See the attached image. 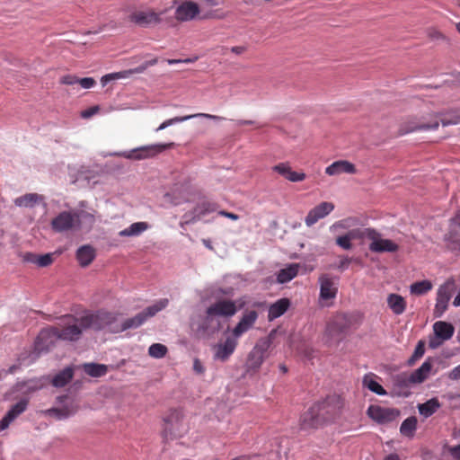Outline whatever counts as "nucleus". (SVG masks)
Masks as SVG:
<instances>
[{
	"instance_id": "58836bf2",
	"label": "nucleus",
	"mask_w": 460,
	"mask_h": 460,
	"mask_svg": "<svg viewBox=\"0 0 460 460\" xmlns=\"http://www.w3.org/2000/svg\"><path fill=\"white\" fill-rule=\"evenodd\" d=\"M417 418L414 416L407 418L402 421L400 428V432L405 437H413L414 431L417 428Z\"/></svg>"
},
{
	"instance_id": "49530a36",
	"label": "nucleus",
	"mask_w": 460,
	"mask_h": 460,
	"mask_svg": "<svg viewBox=\"0 0 460 460\" xmlns=\"http://www.w3.org/2000/svg\"><path fill=\"white\" fill-rule=\"evenodd\" d=\"M367 228H365V229L354 228V229L348 231L345 234V235L349 238V241L352 242L353 240H358V239L367 237Z\"/></svg>"
},
{
	"instance_id": "8fccbe9b",
	"label": "nucleus",
	"mask_w": 460,
	"mask_h": 460,
	"mask_svg": "<svg viewBox=\"0 0 460 460\" xmlns=\"http://www.w3.org/2000/svg\"><path fill=\"white\" fill-rule=\"evenodd\" d=\"M306 178L305 173L302 172H295L289 169V181H302Z\"/></svg>"
},
{
	"instance_id": "13d9d810",
	"label": "nucleus",
	"mask_w": 460,
	"mask_h": 460,
	"mask_svg": "<svg viewBox=\"0 0 460 460\" xmlns=\"http://www.w3.org/2000/svg\"><path fill=\"white\" fill-rule=\"evenodd\" d=\"M448 452L454 459L460 460V444L448 447Z\"/></svg>"
},
{
	"instance_id": "423d86ee",
	"label": "nucleus",
	"mask_w": 460,
	"mask_h": 460,
	"mask_svg": "<svg viewBox=\"0 0 460 460\" xmlns=\"http://www.w3.org/2000/svg\"><path fill=\"white\" fill-rule=\"evenodd\" d=\"M325 423L338 418L344 407V399L338 394L328 395L323 401L315 403Z\"/></svg>"
},
{
	"instance_id": "7ed1b4c3",
	"label": "nucleus",
	"mask_w": 460,
	"mask_h": 460,
	"mask_svg": "<svg viewBox=\"0 0 460 460\" xmlns=\"http://www.w3.org/2000/svg\"><path fill=\"white\" fill-rule=\"evenodd\" d=\"M116 321V315L106 311H97L93 314H86L80 317V324L85 330L101 331L107 327L112 332V324Z\"/></svg>"
},
{
	"instance_id": "6e6d98bb",
	"label": "nucleus",
	"mask_w": 460,
	"mask_h": 460,
	"mask_svg": "<svg viewBox=\"0 0 460 460\" xmlns=\"http://www.w3.org/2000/svg\"><path fill=\"white\" fill-rule=\"evenodd\" d=\"M272 169L274 172H277L285 178H288V165L286 164H279L275 165Z\"/></svg>"
},
{
	"instance_id": "09e8293b",
	"label": "nucleus",
	"mask_w": 460,
	"mask_h": 460,
	"mask_svg": "<svg viewBox=\"0 0 460 460\" xmlns=\"http://www.w3.org/2000/svg\"><path fill=\"white\" fill-rule=\"evenodd\" d=\"M335 242L337 245L344 250H350L352 248L351 241L345 234L338 236Z\"/></svg>"
},
{
	"instance_id": "ea45409f",
	"label": "nucleus",
	"mask_w": 460,
	"mask_h": 460,
	"mask_svg": "<svg viewBox=\"0 0 460 460\" xmlns=\"http://www.w3.org/2000/svg\"><path fill=\"white\" fill-rule=\"evenodd\" d=\"M432 288L429 280L418 281L411 285L410 291L413 295L421 296L428 293Z\"/></svg>"
},
{
	"instance_id": "6e6552de",
	"label": "nucleus",
	"mask_w": 460,
	"mask_h": 460,
	"mask_svg": "<svg viewBox=\"0 0 460 460\" xmlns=\"http://www.w3.org/2000/svg\"><path fill=\"white\" fill-rule=\"evenodd\" d=\"M367 238L371 240L369 250L373 252H395L399 245L389 239L381 238L380 233L374 228H367Z\"/></svg>"
},
{
	"instance_id": "052dcab7",
	"label": "nucleus",
	"mask_w": 460,
	"mask_h": 460,
	"mask_svg": "<svg viewBox=\"0 0 460 460\" xmlns=\"http://www.w3.org/2000/svg\"><path fill=\"white\" fill-rule=\"evenodd\" d=\"M299 264H289V281L298 275Z\"/></svg>"
},
{
	"instance_id": "3c124183",
	"label": "nucleus",
	"mask_w": 460,
	"mask_h": 460,
	"mask_svg": "<svg viewBox=\"0 0 460 460\" xmlns=\"http://www.w3.org/2000/svg\"><path fill=\"white\" fill-rule=\"evenodd\" d=\"M78 84L84 89H90L95 85V80L92 77L79 78Z\"/></svg>"
},
{
	"instance_id": "e433bc0d",
	"label": "nucleus",
	"mask_w": 460,
	"mask_h": 460,
	"mask_svg": "<svg viewBox=\"0 0 460 460\" xmlns=\"http://www.w3.org/2000/svg\"><path fill=\"white\" fill-rule=\"evenodd\" d=\"M148 228V225L146 222H137L131 224L128 228H125L119 232L120 236H136Z\"/></svg>"
},
{
	"instance_id": "69168bd1",
	"label": "nucleus",
	"mask_w": 460,
	"mask_h": 460,
	"mask_svg": "<svg viewBox=\"0 0 460 460\" xmlns=\"http://www.w3.org/2000/svg\"><path fill=\"white\" fill-rule=\"evenodd\" d=\"M12 421L13 420L12 419H8V415L5 414L0 420V432L7 429Z\"/></svg>"
},
{
	"instance_id": "7c9ffc66",
	"label": "nucleus",
	"mask_w": 460,
	"mask_h": 460,
	"mask_svg": "<svg viewBox=\"0 0 460 460\" xmlns=\"http://www.w3.org/2000/svg\"><path fill=\"white\" fill-rule=\"evenodd\" d=\"M387 305L394 314L400 315L404 313L407 304L402 296L390 294L387 296Z\"/></svg>"
},
{
	"instance_id": "bf43d9fd",
	"label": "nucleus",
	"mask_w": 460,
	"mask_h": 460,
	"mask_svg": "<svg viewBox=\"0 0 460 460\" xmlns=\"http://www.w3.org/2000/svg\"><path fill=\"white\" fill-rule=\"evenodd\" d=\"M117 78H120V75L119 73L108 74L102 77L101 82H102V85L104 86L107 84L108 82H110L113 79H117Z\"/></svg>"
},
{
	"instance_id": "473e14b6",
	"label": "nucleus",
	"mask_w": 460,
	"mask_h": 460,
	"mask_svg": "<svg viewBox=\"0 0 460 460\" xmlns=\"http://www.w3.org/2000/svg\"><path fill=\"white\" fill-rule=\"evenodd\" d=\"M74 376V370L72 367H67L59 373H58L52 379L51 383L55 387H64L69 383Z\"/></svg>"
},
{
	"instance_id": "774afa93",
	"label": "nucleus",
	"mask_w": 460,
	"mask_h": 460,
	"mask_svg": "<svg viewBox=\"0 0 460 460\" xmlns=\"http://www.w3.org/2000/svg\"><path fill=\"white\" fill-rule=\"evenodd\" d=\"M278 281L279 283H285L288 282V268L282 269L278 275Z\"/></svg>"
},
{
	"instance_id": "dca6fc26",
	"label": "nucleus",
	"mask_w": 460,
	"mask_h": 460,
	"mask_svg": "<svg viewBox=\"0 0 460 460\" xmlns=\"http://www.w3.org/2000/svg\"><path fill=\"white\" fill-rule=\"evenodd\" d=\"M446 241L449 249L460 251V210L450 219L449 231L446 234Z\"/></svg>"
},
{
	"instance_id": "c85d7f7f",
	"label": "nucleus",
	"mask_w": 460,
	"mask_h": 460,
	"mask_svg": "<svg viewBox=\"0 0 460 460\" xmlns=\"http://www.w3.org/2000/svg\"><path fill=\"white\" fill-rule=\"evenodd\" d=\"M269 347V343L266 341L258 342L252 349L249 355V360L252 365L255 367H260L264 360V353Z\"/></svg>"
},
{
	"instance_id": "de8ad7c7",
	"label": "nucleus",
	"mask_w": 460,
	"mask_h": 460,
	"mask_svg": "<svg viewBox=\"0 0 460 460\" xmlns=\"http://www.w3.org/2000/svg\"><path fill=\"white\" fill-rule=\"evenodd\" d=\"M53 262V257L50 253H46L43 255H38L37 259V266L39 267H48Z\"/></svg>"
},
{
	"instance_id": "680f3d73",
	"label": "nucleus",
	"mask_w": 460,
	"mask_h": 460,
	"mask_svg": "<svg viewBox=\"0 0 460 460\" xmlns=\"http://www.w3.org/2000/svg\"><path fill=\"white\" fill-rule=\"evenodd\" d=\"M448 377L451 380H459L460 379V364L454 367L448 374Z\"/></svg>"
},
{
	"instance_id": "4be33fe9",
	"label": "nucleus",
	"mask_w": 460,
	"mask_h": 460,
	"mask_svg": "<svg viewBox=\"0 0 460 460\" xmlns=\"http://www.w3.org/2000/svg\"><path fill=\"white\" fill-rule=\"evenodd\" d=\"M320 283V298L322 300L332 299L336 296L338 292L337 283L335 279L327 275L323 274L319 278Z\"/></svg>"
},
{
	"instance_id": "2f4dec72",
	"label": "nucleus",
	"mask_w": 460,
	"mask_h": 460,
	"mask_svg": "<svg viewBox=\"0 0 460 460\" xmlns=\"http://www.w3.org/2000/svg\"><path fill=\"white\" fill-rule=\"evenodd\" d=\"M441 407V403L438 399L434 397L428 400L424 403H420L418 405V410L420 415L425 418H429L433 415L439 408Z\"/></svg>"
},
{
	"instance_id": "f03ea898",
	"label": "nucleus",
	"mask_w": 460,
	"mask_h": 460,
	"mask_svg": "<svg viewBox=\"0 0 460 460\" xmlns=\"http://www.w3.org/2000/svg\"><path fill=\"white\" fill-rule=\"evenodd\" d=\"M352 326V316L345 313H337L326 323L323 340L328 346L339 344Z\"/></svg>"
},
{
	"instance_id": "393cba45",
	"label": "nucleus",
	"mask_w": 460,
	"mask_h": 460,
	"mask_svg": "<svg viewBox=\"0 0 460 460\" xmlns=\"http://www.w3.org/2000/svg\"><path fill=\"white\" fill-rule=\"evenodd\" d=\"M198 117L206 118V119H213V120H222V119H224V118H222L220 116L212 115V114H208V113H196V114L186 115V116H181V117H174V118H172V119L164 120L156 128V131L163 130V129L166 128L167 127L173 125L174 123L183 122V121L189 120V119H193V118H198Z\"/></svg>"
},
{
	"instance_id": "ddd939ff",
	"label": "nucleus",
	"mask_w": 460,
	"mask_h": 460,
	"mask_svg": "<svg viewBox=\"0 0 460 460\" xmlns=\"http://www.w3.org/2000/svg\"><path fill=\"white\" fill-rule=\"evenodd\" d=\"M453 292V283L447 282L439 287L437 293L434 316L441 317L448 307Z\"/></svg>"
},
{
	"instance_id": "c756f323",
	"label": "nucleus",
	"mask_w": 460,
	"mask_h": 460,
	"mask_svg": "<svg viewBox=\"0 0 460 460\" xmlns=\"http://www.w3.org/2000/svg\"><path fill=\"white\" fill-rule=\"evenodd\" d=\"M433 331L435 335L446 341L453 337L455 328L449 323L438 321L433 324Z\"/></svg>"
},
{
	"instance_id": "72a5a7b5",
	"label": "nucleus",
	"mask_w": 460,
	"mask_h": 460,
	"mask_svg": "<svg viewBox=\"0 0 460 460\" xmlns=\"http://www.w3.org/2000/svg\"><path fill=\"white\" fill-rule=\"evenodd\" d=\"M82 367L88 376L93 377L103 376L108 372V367L104 364L85 363Z\"/></svg>"
},
{
	"instance_id": "c9c22d12",
	"label": "nucleus",
	"mask_w": 460,
	"mask_h": 460,
	"mask_svg": "<svg viewBox=\"0 0 460 460\" xmlns=\"http://www.w3.org/2000/svg\"><path fill=\"white\" fill-rule=\"evenodd\" d=\"M375 377L376 376L373 374L365 376L363 378V385L378 395L386 394L385 388L376 381Z\"/></svg>"
},
{
	"instance_id": "0e129e2a",
	"label": "nucleus",
	"mask_w": 460,
	"mask_h": 460,
	"mask_svg": "<svg viewBox=\"0 0 460 460\" xmlns=\"http://www.w3.org/2000/svg\"><path fill=\"white\" fill-rule=\"evenodd\" d=\"M193 370L198 374H203L205 368L199 359L195 358L193 361Z\"/></svg>"
},
{
	"instance_id": "b1692460",
	"label": "nucleus",
	"mask_w": 460,
	"mask_h": 460,
	"mask_svg": "<svg viewBox=\"0 0 460 460\" xmlns=\"http://www.w3.org/2000/svg\"><path fill=\"white\" fill-rule=\"evenodd\" d=\"M357 172L355 165L347 160H339L333 162L325 169V173L333 176L341 173L354 174Z\"/></svg>"
},
{
	"instance_id": "79ce46f5",
	"label": "nucleus",
	"mask_w": 460,
	"mask_h": 460,
	"mask_svg": "<svg viewBox=\"0 0 460 460\" xmlns=\"http://www.w3.org/2000/svg\"><path fill=\"white\" fill-rule=\"evenodd\" d=\"M148 353L155 358H162L166 355L167 348L161 343H154L149 347Z\"/></svg>"
},
{
	"instance_id": "1a4fd4ad",
	"label": "nucleus",
	"mask_w": 460,
	"mask_h": 460,
	"mask_svg": "<svg viewBox=\"0 0 460 460\" xmlns=\"http://www.w3.org/2000/svg\"><path fill=\"white\" fill-rule=\"evenodd\" d=\"M367 416L378 424H388L397 420L400 411L395 408L372 404L367 410Z\"/></svg>"
},
{
	"instance_id": "9b49d317",
	"label": "nucleus",
	"mask_w": 460,
	"mask_h": 460,
	"mask_svg": "<svg viewBox=\"0 0 460 460\" xmlns=\"http://www.w3.org/2000/svg\"><path fill=\"white\" fill-rule=\"evenodd\" d=\"M57 331L53 326L42 329L34 342V352L37 357L41 353L48 352L59 340Z\"/></svg>"
},
{
	"instance_id": "0eeeda50",
	"label": "nucleus",
	"mask_w": 460,
	"mask_h": 460,
	"mask_svg": "<svg viewBox=\"0 0 460 460\" xmlns=\"http://www.w3.org/2000/svg\"><path fill=\"white\" fill-rule=\"evenodd\" d=\"M57 402L62 404V406L52 407L44 411L43 413L46 416L54 417L55 419L61 420L75 415L79 410V405L76 401L69 398L66 394L58 396Z\"/></svg>"
},
{
	"instance_id": "bb28decb",
	"label": "nucleus",
	"mask_w": 460,
	"mask_h": 460,
	"mask_svg": "<svg viewBox=\"0 0 460 460\" xmlns=\"http://www.w3.org/2000/svg\"><path fill=\"white\" fill-rule=\"evenodd\" d=\"M432 370V359L428 358L422 365L411 374V381L415 384L423 383Z\"/></svg>"
},
{
	"instance_id": "cd10ccee",
	"label": "nucleus",
	"mask_w": 460,
	"mask_h": 460,
	"mask_svg": "<svg viewBox=\"0 0 460 460\" xmlns=\"http://www.w3.org/2000/svg\"><path fill=\"white\" fill-rule=\"evenodd\" d=\"M96 256L93 247L91 245H83L76 251V260L81 267L89 266Z\"/></svg>"
},
{
	"instance_id": "9d476101",
	"label": "nucleus",
	"mask_w": 460,
	"mask_h": 460,
	"mask_svg": "<svg viewBox=\"0 0 460 460\" xmlns=\"http://www.w3.org/2000/svg\"><path fill=\"white\" fill-rule=\"evenodd\" d=\"M128 19L130 22L145 28L161 22L160 13L151 8L134 10L129 13Z\"/></svg>"
},
{
	"instance_id": "5701e85b",
	"label": "nucleus",
	"mask_w": 460,
	"mask_h": 460,
	"mask_svg": "<svg viewBox=\"0 0 460 460\" xmlns=\"http://www.w3.org/2000/svg\"><path fill=\"white\" fill-rule=\"evenodd\" d=\"M258 314L256 311L252 310L244 313L237 325L233 330L234 336L238 338L243 333L251 329L256 322Z\"/></svg>"
},
{
	"instance_id": "864d4df0",
	"label": "nucleus",
	"mask_w": 460,
	"mask_h": 460,
	"mask_svg": "<svg viewBox=\"0 0 460 460\" xmlns=\"http://www.w3.org/2000/svg\"><path fill=\"white\" fill-rule=\"evenodd\" d=\"M99 110H100V108L97 105L90 107L89 109H86V110L81 111V117L83 119H89L92 116H93L94 114H96L99 111Z\"/></svg>"
},
{
	"instance_id": "a19ab883",
	"label": "nucleus",
	"mask_w": 460,
	"mask_h": 460,
	"mask_svg": "<svg viewBox=\"0 0 460 460\" xmlns=\"http://www.w3.org/2000/svg\"><path fill=\"white\" fill-rule=\"evenodd\" d=\"M28 403V399L20 400L7 411L6 414L8 415V419L14 420L19 415L26 411Z\"/></svg>"
},
{
	"instance_id": "603ef678",
	"label": "nucleus",
	"mask_w": 460,
	"mask_h": 460,
	"mask_svg": "<svg viewBox=\"0 0 460 460\" xmlns=\"http://www.w3.org/2000/svg\"><path fill=\"white\" fill-rule=\"evenodd\" d=\"M79 78L73 75H66L61 77L60 83L63 84L72 85L78 84Z\"/></svg>"
},
{
	"instance_id": "39448f33",
	"label": "nucleus",
	"mask_w": 460,
	"mask_h": 460,
	"mask_svg": "<svg viewBox=\"0 0 460 460\" xmlns=\"http://www.w3.org/2000/svg\"><path fill=\"white\" fill-rule=\"evenodd\" d=\"M53 327L58 332V339L66 341H78L84 331L80 324V318L73 315H66L58 325Z\"/></svg>"
},
{
	"instance_id": "6ab92c4d",
	"label": "nucleus",
	"mask_w": 460,
	"mask_h": 460,
	"mask_svg": "<svg viewBox=\"0 0 460 460\" xmlns=\"http://www.w3.org/2000/svg\"><path fill=\"white\" fill-rule=\"evenodd\" d=\"M182 417V412L178 409H172L169 411L167 415L164 418V434L166 438L168 437H172L177 431H179Z\"/></svg>"
},
{
	"instance_id": "f8f14e48",
	"label": "nucleus",
	"mask_w": 460,
	"mask_h": 460,
	"mask_svg": "<svg viewBox=\"0 0 460 460\" xmlns=\"http://www.w3.org/2000/svg\"><path fill=\"white\" fill-rule=\"evenodd\" d=\"M172 146H173V143L144 146L128 152H124L122 154V156L128 159L144 160L163 152L164 150L171 147Z\"/></svg>"
},
{
	"instance_id": "a211bd4d",
	"label": "nucleus",
	"mask_w": 460,
	"mask_h": 460,
	"mask_svg": "<svg viewBox=\"0 0 460 460\" xmlns=\"http://www.w3.org/2000/svg\"><path fill=\"white\" fill-rule=\"evenodd\" d=\"M334 209L332 202L323 201L313 208L305 217V224L307 226H314L320 219L328 216Z\"/></svg>"
},
{
	"instance_id": "338daca9",
	"label": "nucleus",
	"mask_w": 460,
	"mask_h": 460,
	"mask_svg": "<svg viewBox=\"0 0 460 460\" xmlns=\"http://www.w3.org/2000/svg\"><path fill=\"white\" fill-rule=\"evenodd\" d=\"M37 259H38V255L35 253H32V252H26L23 255V261L31 262L36 265H37Z\"/></svg>"
},
{
	"instance_id": "a18cd8bd",
	"label": "nucleus",
	"mask_w": 460,
	"mask_h": 460,
	"mask_svg": "<svg viewBox=\"0 0 460 460\" xmlns=\"http://www.w3.org/2000/svg\"><path fill=\"white\" fill-rule=\"evenodd\" d=\"M217 204L209 201H203L202 203L199 204L195 210L199 215H206L208 213H211L216 211L217 209Z\"/></svg>"
},
{
	"instance_id": "aec40b11",
	"label": "nucleus",
	"mask_w": 460,
	"mask_h": 460,
	"mask_svg": "<svg viewBox=\"0 0 460 460\" xmlns=\"http://www.w3.org/2000/svg\"><path fill=\"white\" fill-rule=\"evenodd\" d=\"M301 426L303 429H317L325 423L315 403L313 404L302 416Z\"/></svg>"
},
{
	"instance_id": "4d7b16f0",
	"label": "nucleus",
	"mask_w": 460,
	"mask_h": 460,
	"mask_svg": "<svg viewBox=\"0 0 460 460\" xmlns=\"http://www.w3.org/2000/svg\"><path fill=\"white\" fill-rule=\"evenodd\" d=\"M444 341H442V339H440L437 335H435L434 337L429 339V346L430 349H437L439 346H441Z\"/></svg>"
},
{
	"instance_id": "37998d69",
	"label": "nucleus",
	"mask_w": 460,
	"mask_h": 460,
	"mask_svg": "<svg viewBox=\"0 0 460 460\" xmlns=\"http://www.w3.org/2000/svg\"><path fill=\"white\" fill-rule=\"evenodd\" d=\"M425 353V341L420 340L418 341L417 346L414 349L413 354L411 357L408 359V365L412 366L415 364V362L423 357Z\"/></svg>"
},
{
	"instance_id": "2eb2a0df",
	"label": "nucleus",
	"mask_w": 460,
	"mask_h": 460,
	"mask_svg": "<svg viewBox=\"0 0 460 460\" xmlns=\"http://www.w3.org/2000/svg\"><path fill=\"white\" fill-rule=\"evenodd\" d=\"M208 313L217 317H231L236 314L238 307L234 301L229 299H220L208 307Z\"/></svg>"
},
{
	"instance_id": "5fc2aeb1",
	"label": "nucleus",
	"mask_w": 460,
	"mask_h": 460,
	"mask_svg": "<svg viewBox=\"0 0 460 460\" xmlns=\"http://www.w3.org/2000/svg\"><path fill=\"white\" fill-rule=\"evenodd\" d=\"M158 62V59L156 58L151 59V60H148V61H146L144 64H142L140 66L137 67L135 69V72L137 73H142L144 72L147 67L149 66H155L156 65Z\"/></svg>"
},
{
	"instance_id": "4c0bfd02",
	"label": "nucleus",
	"mask_w": 460,
	"mask_h": 460,
	"mask_svg": "<svg viewBox=\"0 0 460 460\" xmlns=\"http://www.w3.org/2000/svg\"><path fill=\"white\" fill-rule=\"evenodd\" d=\"M40 199V196L37 193H28L16 198L14 199V204L18 207L31 208L37 204Z\"/></svg>"
},
{
	"instance_id": "412c9836",
	"label": "nucleus",
	"mask_w": 460,
	"mask_h": 460,
	"mask_svg": "<svg viewBox=\"0 0 460 460\" xmlns=\"http://www.w3.org/2000/svg\"><path fill=\"white\" fill-rule=\"evenodd\" d=\"M199 13V6L192 1H186L180 4L175 10V19L179 22L193 20Z\"/></svg>"
},
{
	"instance_id": "e2e57ef3",
	"label": "nucleus",
	"mask_w": 460,
	"mask_h": 460,
	"mask_svg": "<svg viewBox=\"0 0 460 460\" xmlns=\"http://www.w3.org/2000/svg\"><path fill=\"white\" fill-rule=\"evenodd\" d=\"M349 219H344V220H341V221H338V222H335L331 229H337V228H342V229H345L347 227L349 226Z\"/></svg>"
},
{
	"instance_id": "f3484780",
	"label": "nucleus",
	"mask_w": 460,
	"mask_h": 460,
	"mask_svg": "<svg viewBox=\"0 0 460 460\" xmlns=\"http://www.w3.org/2000/svg\"><path fill=\"white\" fill-rule=\"evenodd\" d=\"M220 328L221 322L218 317L210 314L207 308L205 316L199 323L197 332L202 336H208L218 332Z\"/></svg>"
},
{
	"instance_id": "20e7f679",
	"label": "nucleus",
	"mask_w": 460,
	"mask_h": 460,
	"mask_svg": "<svg viewBox=\"0 0 460 460\" xmlns=\"http://www.w3.org/2000/svg\"><path fill=\"white\" fill-rule=\"evenodd\" d=\"M168 304L169 300L167 298L158 300L155 304L146 307L144 311L137 314L134 317L125 320L119 328L111 329L112 332H118L128 329L139 327L147 320V318L155 315L158 312L164 309Z\"/></svg>"
},
{
	"instance_id": "a878e982",
	"label": "nucleus",
	"mask_w": 460,
	"mask_h": 460,
	"mask_svg": "<svg viewBox=\"0 0 460 460\" xmlns=\"http://www.w3.org/2000/svg\"><path fill=\"white\" fill-rule=\"evenodd\" d=\"M237 341L235 339L228 337L224 343L217 346L215 358L222 361L226 360L232 355L236 348Z\"/></svg>"
},
{
	"instance_id": "f257e3e1",
	"label": "nucleus",
	"mask_w": 460,
	"mask_h": 460,
	"mask_svg": "<svg viewBox=\"0 0 460 460\" xmlns=\"http://www.w3.org/2000/svg\"><path fill=\"white\" fill-rule=\"evenodd\" d=\"M439 122L443 126L459 124L460 115H454L450 119L444 118L441 119L434 113H429L421 117H409L400 124L399 134L405 135L415 131L435 130L438 128Z\"/></svg>"
},
{
	"instance_id": "c03bdc74",
	"label": "nucleus",
	"mask_w": 460,
	"mask_h": 460,
	"mask_svg": "<svg viewBox=\"0 0 460 460\" xmlns=\"http://www.w3.org/2000/svg\"><path fill=\"white\" fill-rule=\"evenodd\" d=\"M411 381V374L402 373L397 375L394 378V385L400 388H408L411 385H413Z\"/></svg>"
},
{
	"instance_id": "4468645a",
	"label": "nucleus",
	"mask_w": 460,
	"mask_h": 460,
	"mask_svg": "<svg viewBox=\"0 0 460 460\" xmlns=\"http://www.w3.org/2000/svg\"><path fill=\"white\" fill-rule=\"evenodd\" d=\"M79 223V216L76 213L64 211L52 219L51 226L56 232H64L72 229Z\"/></svg>"
},
{
	"instance_id": "f704fd0d",
	"label": "nucleus",
	"mask_w": 460,
	"mask_h": 460,
	"mask_svg": "<svg viewBox=\"0 0 460 460\" xmlns=\"http://www.w3.org/2000/svg\"><path fill=\"white\" fill-rule=\"evenodd\" d=\"M288 310V298L284 297L272 304L269 308L268 318L272 321L282 315Z\"/></svg>"
}]
</instances>
